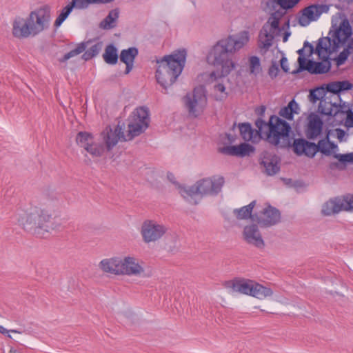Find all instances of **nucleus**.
Returning a JSON list of instances; mask_svg holds the SVG:
<instances>
[{
  "mask_svg": "<svg viewBox=\"0 0 353 353\" xmlns=\"http://www.w3.org/2000/svg\"><path fill=\"white\" fill-rule=\"evenodd\" d=\"M279 72V66L276 63H272V64L270 66L268 69V74L271 77L272 79L276 78Z\"/></svg>",
  "mask_w": 353,
  "mask_h": 353,
  "instance_id": "nucleus-47",
  "label": "nucleus"
},
{
  "mask_svg": "<svg viewBox=\"0 0 353 353\" xmlns=\"http://www.w3.org/2000/svg\"><path fill=\"white\" fill-rule=\"evenodd\" d=\"M183 101L188 112L196 117L199 113L198 109L202 111L207 104L206 90L204 85H200L194 88L192 93H187Z\"/></svg>",
  "mask_w": 353,
  "mask_h": 353,
  "instance_id": "nucleus-11",
  "label": "nucleus"
},
{
  "mask_svg": "<svg viewBox=\"0 0 353 353\" xmlns=\"http://www.w3.org/2000/svg\"><path fill=\"white\" fill-rule=\"evenodd\" d=\"M332 37L330 35L319 39L316 46L315 53L320 57L321 53L323 52L327 53L328 55L334 52L335 51H332Z\"/></svg>",
  "mask_w": 353,
  "mask_h": 353,
  "instance_id": "nucleus-28",
  "label": "nucleus"
},
{
  "mask_svg": "<svg viewBox=\"0 0 353 353\" xmlns=\"http://www.w3.org/2000/svg\"><path fill=\"white\" fill-rule=\"evenodd\" d=\"M328 7L326 5L312 4L302 10V16L299 17V23L301 26H307L310 22L316 21L323 12H326Z\"/></svg>",
  "mask_w": 353,
  "mask_h": 353,
  "instance_id": "nucleus-14",
  "label": "nucleus"
},
{
  "mask_svg": "<svg viewBox=\"0 0 353 353\" xmlns=\"http://www.w3.org/2000/svg\"><path fill=\"white\" fill-rule=\"evenodd\" d=\"M254 284V281L252 280L235 279L226 281L225 287L233 292L252 296Z\"/></svg>",
  "mask_w": 353,
  "mask_h": 353,
  "instance_id": "nucleus-18",
  "label": "nucleus"
},
{
  "mask_svg": "<svg viewBox=\"0 0 353 353\" xmlns=\"http://www.w3.org/2000/svg\"><path fill=\"white\" fill-rule=\"evenodd\" d=\"M273 292L271 288L265 287L258 283L254 282L252 296L259 299H263L268 296H272Z\"/></svg>",
  "mask_w": 353,
  "mask_h": 353,
  "instance_id": "nucleus-32",
  "label": "nucleus"
},
{
  "mask_svg": "<svg viewBox=\"0 0 353 353\" xmlns=\"http://www.w3.org/2000/svg\"><path fill=\"white\" fill-rule=\"evenodd\" d=\"M266 110V107L265 105H261L256 108L255 113L259 116L258 118H263L265 116V112Z\"/></svg>",
  "mask_w": 353,
  "mask_h": 353,
  "instance_id": "nucleus-51",
  "label": "nucleus"
},
{
  "mask_svg": "<svg viewBox=\"0 0 353 353\" xmlns=\"http://www.w3.org/2000/svg\"><path fill=\"white\" fill-rule=\"evenodd\" d=\"M186 57V49L180 48L157 61L159 65L155 77L158 83L164 89L166 90L171 86L181 74L185 65Z\"/></svg>",
  "mask_w": 353,
  "mask_h": 353,
  "instance_id": "nucleus-5",
  "label": "nucleus"
},
{
  "mask_svg": "<svg viewBox=\"0 0 353 353\" xmlns=\"http://www.w3.org/2000/svg\"><path fill=\"white\" fill-rule=\"evenodd\" d=\"M73 9L81 10L76 0H72L67 6H65L61 11L60 14L56 19L54 26L59 28L63 21L68 18Z\"/></svg>",
  "mask_w": 353,
  "mask_h": 353,
  "instance_id": "nucleus-27",
  "label": "nucleus"
},
{
  "mask_svg": "<svg viewBox=\"0 0 353 353\" xmlns=\"http://www.w3.org/2000/svg\"><path fill=\"white\" fill-rule=\"evenodd\" d=\"M105 62L110 65H114L118 61V50L114 44H109L105 49L103 54Z\"/></svg>",
  "mask_w": 353,
  "mask_h": 353,
  "instance_id": "nucleus-31",
  "label": "nucleus"
},
{
  "mask_svg": "<svg viewBox=\"0 0 353 353\" xmlns=\"http://www.w3.org/2000/svg\"><path fill=\"white\" fill-rule=\"evenodd\" d=\"M243 236L247 243L252 244L258 248H262L265 245L256 224L246 225L243 230Z\"/></svg>",
  "mask_w": 353,
  "mask_h": 353,
  "instance_id": "nucleus-19",
  "label": "nucleus"
},
{
  "mask_svg": "<svg viewBox=\"0 0 353 353\" xmlns=\"http://www.w3.org/2000/svg\"><path fill=\"white\" fill-rule=\"evenodd\" d=\"M255 125L258 129H254L249 122L239 123L240 134L245 141L257 143L265 139L277 148H284L290 145L292 128L283 119L272 115L266 122L262 118H258L255 121Z\"/></svg>",
  "mask_w": 353,
  "mask_h": 353,
  "instance_id": "nucleus-1",
  "label": "nucleus"
},
{
  "mask_svg": "<svg viewBox=\"0 0 353 353\" xmlns=\"http://www.w3.org/2000/svg\"><path fill=\"white\" fill-rule=\"evenodd\" d=\"M119 8L111 10L105 18L101 21L99 27L104 30H109L114 28L116 26L115 21L119 18Z\"/></svg>",
  "mask_w": 353,
  "mask_h": 353,
  "instance_id": "nucleus-30",
  "label": "nucleus"
},
{
  "mask_svg": "<svg viewBox=\"0 0 353 353\" xmlns=\"http://www.w3.org/2000/svg\"><path fill=\"white\" fill-rule=\"evenodd\" d=\"M223 176H212L199 180L187 188H181L179 193L190 204L197 205L201 197L206 195H217L224 184Z\"/></svg>",
  "mask_w": 353,
  "mask_h": 353,
  "instance_id": "nucleus-7",
  "label": "nucleus"
},
{
  "mask_svg": "<svg viewBox=\"0 0 353 353\" xmlns=\"http://www.w3.org/2000/svg\"><path fill=\"white\" fill-rule=\"evenodd\" d=\"M299 63V67L297 69H296L292 72V74H299L301 72H303L305 70L307 71V68H306L305 63Z\"/></svg>",
  "mask_w": 353,
  "mask_h": 353,
  "instance_id": "nucleus-55",
  "label": "nucleus"
},
{
  "mask_svg": "<svg viewBox=\"0 0 353 353\" xmlns=\"http://www.w3.org/2000/svg\"><path fill=\"white\" fill-rule=\"evenodd\" d=\"M94 141L92 134L88 132H79L76 137L77 145L84 149Z\"/></svg>",
  "mask_w": 353,
  "mask_h": 353,
  "instance_id": "nucleus-33",
  "label": "nucleus"
},
{
  "mask_svg": "<svg viewBox=\"0 0 353 353\" xmlns=\"http://www.w3.org/2000/svg\"><path fill=\"white\" fill-rule=\"evenodd\" d=\"M18 222L23 228L37 237H45L50 230H54L51 214L45 210L35 208L29 212L20 215Z\"/></svg>",
  "mask_w": 353,
  "mask_h": 353,
  "instance_id": "nucleus-6",
  "label": "nucleus"
},
{
  "mask_svg": "<svg viewBox=\"0 0 353 353\" xmlns=\"http://www.w3.org/2000/svg\"><path fill=\"white\" fill-rule=\"evenodd\" d=\"M103 48V42L99 39H88L77 45L76 48L66 53L63 57L59 59L60 63H64L70 58L75 57L83 52L81 59L84 61H89L97 56Z\"/></svg>",
  "mask_w": 353,
  "mask_h": 353,
  "instance_id": "nucleus-9",
  "label": "nucleus"
},
{
  "mask_svg": "<svg viewBox=\"0 0 353 353\" xmlns=\"http://www.w3.org/2000/svg\"><path fill=\"white\" fill-rule=\"evenodd\" d=\"M328 144L324 143L323 145H319V141L317 144H316V146L314 147V154H316L317 152H320L325 156H330V150L328 149Z\"/></svg>",
  "mask_w": 353,
  "mask_h": 353,
  "instance_id": "nucleus-43",
  "label": "nucleus"
},
{
  "mask_svg": "<svg viewBox=\"0 0 353 353\" xmlns=\"http://www.w3.org/2000/svg\"><path fill=\"white\" fill-rule=\"evenodd\" d=\"M303 48H309V54H308V56H310L314 52H315V50H314V46H312V44H311L310 42H308L307 41L304 42Z\"/></svg>",
  "mask_w": 353,
  "mask_h": 353,
  "instance_id": "nucleus-56",
  "label": "nucleus"
},
{
  "mask_svg": "<svg viewBox=\"0 0 353 353\" xmlns=\"http://www.w3.org/2000/svg\"><path fill=\"white\" fill-rule=\"evenodd\" d=\"M332 141H330V137L325 135V137L321 140H319V145H323L324 143L329 144Z\"/></svg>",
  "mask_w": 353,
  "mask_h": 353,
  "instance_id": "nucleus-60",
  "label": "nucleus"
},
{
  "mask_svg": "<svg viewBox=\"0 0 353 353\" xmlns=\"http://www.w3.org/2000/svg\"><path fill=\"white\" fill-rule=\"evenodd\" d=\"M328 149L330 150V155L332 154V152H334L336 150L338 149V145L333 141H331L328 144Z\"/></svg>",
  "mask_w": 353,
  "mask_h": 353,
  "instance_id": "nucleus-59",
  "label": "nucleus"
},
{
  "mask_svg": "<svg viewBox=\"0 0 353 353\" xmlns=\"http://www.w3.org/2000/svg\"><path fill=\"white\" fill-rule=\"evenodd\" d=\"M290 32H285L283 34V42H286L288 39V37H290Z\"/></svg>",
  "mask_w": 353,
  "mask_h": 353,
  "instance_id": "nucleus-64",
  "label": "nucleus"
},
{
  "mask_svg": "<svg viewBox=\"0 0 353 353\" xmlns=\"http://www.w3.org/2000/svg\"><path fill=\"white\" fill-rule=\"evenodd\" d=\"M123 274L126 275H139L144 272V269L141 266L138 260L134 257L126 256L122 259Z\"/></svg>",
  "mask_w": 353,
  "mask_h": 353,
  "instance_id": "nucleus-23",
  "label": "nucleus"
},
{
  "mask_svg": "<svg viewBox=\"0 0 353 353\" xmlns=\"http://www.w3.org/2000/svg\"><path fill=\"white\" fill-rule=\"evenodd\" d=\"M272 15H274V17H278V19H279V20H280V19H281V17H283V12H280V11H279V10H278V11H276V12H274L272 13Z\"/></svg>",
  "mask_w": 353,
  "mask_h": 353,
  "instance_id": "nucleus-63",
  "label": "nucleus"
},
{
  "mask_svg": "<svg viewBox=\"0 0 353 353\" xmlns=\"http://www.w3.org/2000/svg\"><path fill=\"white\" fill-rule=\"evenodd\" d=\"M249 61L250 73L257 76L262 71L260 59L256 56H252Z\"/></svg>",
  "mask_w": 353,
  "mask_h": 353,
  "instance_id": "nucleus-37",
  "label": "nucleus"
},
{
  "mask_svg": "<svg viewBox=\"0 0 353 353\" xmlns=\"http://www.w3.org/2000/svg\"><path fill=\"white\" fill-rule=\"evenodd\" d=\"M343 210L341 199H330L323 205L321 212L323 215L330 216Z\"/></svg>",
  "mask_w": 353,
  "mask_h": 353,
  "instance_id": "nucleus-26",
  "label": "nucleus"
},
{
  "mask_svg": "<svg viewBox=\"0 0 353 353\" xmlns=\"http://www.w3.org/2000/svg\"><path fill=\"white\" fill-rule=\"evenodd\" d=\"M350 52V51H348V49H343V50L334 59L336 64L338 67L345 63Z\"/></svg>",
  "mask_w": 353,
  "mask_h": 353,
  "instance_id": "nucleus-41",
  "label": "nucleus"
},
{
  "mask_svg": "<svg viewBox=\"0 0 353 353\" xmlns=\"http://www.w3.org/2000/svg\"><path fill=\"white\" fill-rule=\"evenodd\" d=\"M281 68L285 72H289V67L288 65V59L285 57H283L280 60Z\"/></svg>",
  "mask_w": 353,
  "mask_h": 353,
  "instance_id": "nucleus-50",
  "label": "nucleus"
},
{
  "mask_svg": "<svg viewBox=\"0 0 353 353\" xmlns=\"http://www.w3.org/2000/svg\"><path fill=\"white\" fill-rule=\"evenodd\" d=\"M214 90L220 92H224L225 90V87L223 83H216L214 85Z\"/></svg>",
  "mask_w": 353,
  "mask_h": 353,
  "instance_id": "nucleus-58",
  "label": "nucleus"
},
{
  "mask_svg": "<svg viewBox=\"0 0 353 353\" xmlns=\"http://www.w3.org/2000/svg\"><path fill=\"white\" fill-rule=\"evenodd\" d=\"M139 54V50L136 47H130L128 49L122 50L120 53V61L125 63V74H128L132 70L134 61Z\"/></svg>",
  "mask_w": 353,
  "mask_h": 353,
  "instance_id": "nucleus-24",
  "label": "nucleus"
},
{
  "mask_svg": "<svg viewBox=\"0 0 353 353\" xmlns=\"http://www.w3.org/2000/svg\"><path fill=\"white\" fill-rule=\"evenodd\" d=\"M347 113V117L345 119V125L347 128L353 127V112L351 110H345ZM344 114V113H343Z\"/></svg>",
  "mask_w": 353,
  "mask_h": 353,
  "instance_id": "nucleus-48",
  "label": "nucleus"
},
{
  "mask_svg": "<svg viewBox=\"0 0 353 353\" xmlns=\"http://www.w3.org/2000/svg\"><path fill=\"white\" fill-rule=\"evenodd\" d=\"M167 177H168V179L173 184H175L176 185L178 186L179 189L181 190V188H187L186 187H182L180 184H179L176 181H175V177H174V175L171 173V172H168V174H167Z\"/></svg>",
  "mask_w": 353,
  "mask_h": 353,
  "instance_id": "nucleus-52",
  "label": "nucleus"
},
{
  "mask_svg": "<svg viewBox=\"0 0 353 353\" xmlns=\"http://www.w3.org/2000/svg\"><path fill=\"white\" fill-rule=\"evenodd\" d=\"M9 332H12V333H21V332L17 330H8L7 329H6L4 327H3L2 325H0V333L1 334H8V337L9 338H12L11 335L9 334Z\"/></svg>",
  "mask_w": 353,
  "mask_h": 353,
  "instance_id": "nucleus-54",
  "label": "nucleus"
},
{
  "mask_svg": "<svg viewBox=\"0 0 353 353\" xmlns=\"http://www.w3.org/2000/svg\"><path fill=\"white\" fill-rule=\"evenodd\" d=\"M305 64L307 71L312 74H323L327 73L332 66L329 55L324 57L322 61H316L310 59Z\"/></svg>",
  "mask_w": 353,
  "mask_h": 353,
  "instance_id": "nucleus-20",
  "label": "nucleus"
},
{
  "mask_svg": "<svg viewBox=\"0 0 353 353\" xmlns=\"http://www.w3.org/2000/svg\"><path fill=\"white\" fill-rule=\"evenodd\" d=\"M150 121L148 108L141 106L136 108L130 115L128 119V131L126 136L123 134L122 128L119 125H117L114 130L110 126L106 127L101 135L107 151H110L119 139L123 141H130L144 132L149 126Z\"/></svg>",
  "mask_w": 353,
  "mask_h": 353,
  "instance_id": "nucleus-3",
  "label": "nucleus"
},
{
  "mask_svg": "<svg viewBox=\"0 0 353 353\" xmlns=\"http://www.w3.org/2000/svg\"><path fill=\"white\" fill-rule=\"evenodd\" d=\"M233 213L237 219L241 220L250 218L252 219V221L256 222V220L254 219V214H252L245 206H243L239 209H234L233 210Z\"/></svg>",
  "mask_w": 353,
  "mask_h": 353,
  "instance_id": "nucleus-36",
  "label": "nucleus"
},
{
  "mask_svg": "<svg viewBox=\"0 0 353 353\" xmlns=\"http://www.w3.org/2000/svg\"><path fill=\"white\" fill-rule=\"evenodd\" d=\"M336 133L337 139L339 140L340 142L343 141V138L346 134V132L341 129V128H336L334 130Z\"/></svg>",
  "mask_w": 353,
  "mask_h": 353,
  "instance_id": "nucleus-53",
  "label": "nucleus"
},
{
  "mask_svg": "<svg viewBox=\"0 0 353 353\" xmlns=\"http://www.w3.org/2000/svg\"><path fill=\"white\" fill-rule=\"evenodd\" d=\"M292 138L290 137V140ZM316 143L310 142L303 138L294 139L293 143H290V147H292L293 152L298 156L305 155L310 158H314V147ZM289 148L286 147L285 148Z\"/></svg>",
  "mask_w": 353,
  "mask_h": 353,
  "instance_id": "nucleus-15",
  "label": "nucleus"
},
{
  "mask_svg": "<svg viewBox=\"0 0 353 353\" xmlns=\"http://www.w3.org/2000/svg\"><path fill=\"white\" fill-rule=\"evenodd\" d=\"M322 87L323 89H325L324 90L325 92V94L327 92L336 94V100L335 101H336L338 103V104H341L342 99L340 97V92H339V85H338L337 81H332V82H330L326 84H323V85H322Z\"/></svg>",
  "mask_w": 353,
  "mask_h": 353,
  "instance_id": "nucleus-35",
  "label": "nucleus"
},
{
  "mask_svg": "<svg viewBox=\"0 0 353 353\" xmlns=\"http://www.w3.org/2000/svg\"><path fill=\"white\" fill-rule=\"evenodd\" d=\"M333 157L336 159L338 162H331L329 164L330 170L338 169L342 170L344 169V165L347 163H353V152L347 154H333Z\"/></svg>",
  "mask_w": 353,
  "mask_h": 353,
  "instance_id": "nucleus-25",
  "label": "nucleus"
},
{
  "mask_svg": "<svg viewBox=\"0 0 353 353\" xmlns=\"http://www.w3.org/2000/svg\"><path fill=\"white\" fill-rule=\"evenodd\" d=\"M279 21L277 17H274L271 14L268 22L270 23L271 30H280L279 28Z\"/></svg>",
  "mask_w": 353,
  "mask_h": 353,
  "instance_id": "nucleus-46",
  "label": "nucleus"
},
{
  "mask_svg": "<svg viewBox=\"0 0 353 353\" xmlns=\"http://www.w3.org/2000/svg\"><path fill=\"white\" fill-rule=\"evenodd\" d=\"M50 7L44 5L30 12L26 19L17 17L12 23V35L17 39L35 37L49 26Z\"/></svg>",
  "mask_w": 353,
  "mask_h": 353,
  "instance_id": "nucleus-4",
  "label": "nucleus"
},
{
  "mask_svg": "<svg viewBox=\"0 0 353 353\" xmlns=\"http://www.w3.org/2000/svg\"><path fill=\"white\" fill-rule=\"evenodd\" d=\"M298 110V103L294 99H292L286 106L281 108L279 112V114L287 120L292 121L294 119V114L299 113Z\"/></svg>",
  "mask_w": 353,
  "mask_h": 353,
  "instance_id": "nucleus-29",
  "label": "nucleus"
},
{
  "mask_svg": "<svg viewBox=\"0 0 353 353\" xmlns=\"http://www.w3.org/2000/svg\"><path fill=\"white\" fill-rule=\"evenodd\" d=\"M283 9L289 10L294 8L300 0H274Z\"/></svg>",
  "mask_w": 353,
  "mask_h": 353,
  "instance_id": "nucleus-40",
  "label": "nucleus"
},
{
  "mask_svg": "<svg viewBox=\"0 0 353 353\" xmlns=\"http://www.w3.org/2000/svg\"><path fill=\"white\" fill-rule=\"evenodd\" d=\"M255 204H256V201H253L250 204H248V205H245V207H247L248 210H249V211L252 213V210H253V208L255 206Z\"/></svg>",
  "mask_w": 353,
  "mask_h": 353,
  "instance_id": "nucleus-62",
  "label": "nucleus"
},
{
  "mask_svg": "<svg viewBox=\"0 0 353 353\" xmlns=\"http://www.w3.org/2000/svg\"><path fill=\"white\" fill-rule=\"evenodd\" d=\"M279 158L274 154H266L260 162L261 165L265 168V173L268 176H273L280 171Z\"/></svg>",
  "mask_w": 353,
  "mask_h": 353,
  "instance_id": "nucleus-21",
  "label": "nucleus"
},
{
  "mask_svg": "<svg viewBox=\"0 0 353 353\" xmlns=\"http://www.w3.org/2000/svg\"><path fill=\"white\" fill-rule=\"evenodd\" d=\"M308 123L305 130V136L309 140H314L322 133L323 122L316 114H311L308 117Z\"/></svg>",
  "mask_w": 353,
  "mask_h": 353,
  "instance_id": "nucleus-17",
  "label": "nucleus"
},
{
  "mask_svg": "<svg viewBox=\"0 0 353 353\" xmlns=\"http://www.w3.org/2000/svg\"><path fill=\"white\" fill-rule=\"evenodd\" d=\"M328 35L332 37V51H337L339 47L346 44L352 35L349 20L345 17L339 26L332 21Z\"/></svg>",
  "mask_w": 353,
  "mask_h": 353,
  "instance_id": "nucleus-10",
  "label": "nucleus"
},
{
  "mask_svg": "<svg viewBox=\"0 0 353 353\" xmlns=\"http://www.w3.org/2000/svg\"><path fill=\"white\" fill-rule=\"evenodd\" d=\"M325 89L322 85L310 90L309 99L312 103L320 101L318 107V112L321 115L334 117L340 113H345L343 108L346 107L345 103L338 104L336 101H332L329 97H325Z\"/></svg>",
  "mask_w": 353,
  "mask_h": 353,
  "instance_id": "nucleus-8",
  "label": "nucleus"
},
{
  "mask_svg": "<svg viewBox=\"0 0 353 353\" xmlns=\"http://www.w3.org/2000/svg\"><path fill=\"white\" fill-rule=\"evenodd\" d=\"M263 30H264L265 32V39L264 41L262 42V48L265 49H269L272 45V40L274 39V35L270 32H268L267 30L265 29V26L263 27Z\"/></svg>",
  "mask_w": 353,
  "mask_h": 353,
  "instance_id": "nucleus-44",
  "label": "nucleus"
},
{
  "mask_svg": "<svg viewBox=\"0 0 353 353\" xmlns=\"http://www.w3.org/2000/svg\"><path fill=\"white\" fill-rule=\"evenodd\" d=\"M57 201V194L51 192L50 194H43L41 198V205L46 208H51L55 202Z\"/></svg>",
  "mask_w": 353,
  "mask_h": 353,
  "instance_id": "nucleus-38",
  "label": "nucleus"
},
{
  "mask_svg": "<svg viewBox=\"0 0 353 353\" xmlns=\"http://www.w3.org/2000/svg\"><path fill=\"white\" fill-rule=\"evenodd\" d=\"M219 152L222 154L238 157H245L246 156H250L251 153H253L255 151V148L246 143H241L237 145H229L221 148L219 149Z\"/></svg>",
  "mask_w": 353,
  "mask_h": 353,
  "instance_id": "nucleus-16",
  "label": "nucleus"
},
{
  "mask_svg": "<svg viewBox=\"0 0 353 353\" xmlns=\"http://www.w3.org/2000/svg\"><path fill=\"white\" fill-rule=\"evenodd\" d=\"M225 136L228 141V143H230V144L234 143L237 139L236 135H232V134H228V133H226Z\"/></svg>",
  "mask_w": 353,
  "mask_h": 353,
  "instance_id": "nucleus-57",
  "label": "nucleus"
},
{
  "mask_svg": "<svg viewBox=\"0 0 353 353\" xmlns=\"http://www.w3.org/2000/svg\"><path fill=\"white\" fill-rule=\"evenodd\" d=\"M337 82L340 93L342 92L350 90L353 88V84L347 80L337 81Z\"/></svg>",
  "mask_w": 353,
  "mask_h": 353,
  "instance_id": "nucleus-45",
  "label": "nucleus"
},
{
  "mask_svg": "<svg viewBox=\"0 0 353 353\" xmlns=\"http://www.w3.org/2000/svg\"><path fill=\"white\" fill-rule=\"evenodd\" d=\"M167 228L153 220L143 221L141 234L145 243L154 242L161 239L166 232Z\"/></svg>",
  "mask_w": 353,
  "mask_h": 353,
  "instance_id": "nucleus-12",
  "label": "nucleus"
},
{
  "mask_svg": "<svg viewBox=\"0 0 353 353\" xmlns=\"http://www.w3.org/2000/svg\"><path fill=\"white\" fill-rule=\"evenodd\" d=\"M297 53L299 55L298 57V60H297L298 63H307V61L310 60V59H306L305 57L304 48L299 49L297 51Z\"/></svg>",
  "mask_w": 353,
  "mask_h": 353,
  "instance_id": "nucleus-49",
  "label": "nucleus"
},
{
  "mask_svg": "<svg viewBox=\"0 0 353 353\" xmlns=\"http://www.w3.org/2000/svg\"><path fill=\"white\" fill-rule=\"evenodd\" d=\"M85 150L93 157H100L105 152V147L103 143L93 141Z\"/></svg>",
  "mask_w": 353,
  "mask_h": 353,
  "instance_id": "nucleus-34",
  "label": "nucleus"
},
{
  "mask_svg": "<svg viewBox=\"0 0 353 353\" xmlns=\"http://www.w3.org/2000/svg\"><path fill=\"white\" fill-rule=\"evenodd\" d=\"M122 265V259L117 257L105 259L99 263V267L103 272L116 275L123 274Z\"/></svg>",
  "mask_w": 353,
  "mask_h": 353,
  "instance_id": "nucleus-22",
  "label": "nucleus"
},
{
  "mask_svg": "<svg viewBox=\"0 0 353 353\" xmlns=\"http://www.w3.org/2000/svg\"><path fill=\"white\" fill-rule=\"evenodd\" d=\"M345 49H348V51L353 50V38H351L347 41V47Z\"/></svg>",
  "mask_w": 353,
  "mask_h": 353,
  "instance_id": "nucleus-61",
  "label": "nucleus"
},
{
  "mask_svg": "<svg viewBox=\"0 0 353 353\" xmlns=\"http://www.w3.org/2000/svg\"><path fill=\"white\" fill-rule=\"evenodd\" d=\"M259 215L257 213L254 214V219L261 227L268 228L276 225L281 221V212L280 211L271 205H268L260 212Z\"/></svg>",
  "mask_w": 353,
  "mask_h": 353,
  "instance_id": "nucleus-13",
  "label": "nucleus"
},
{
  "mask_svg": "<svg viewBox=\"0 0 353 353\" xmlns=\"http://www.w3.org/2000/svg\"><path fill=\"white\" fill-rule=\"evenodd\" d=\"M343 203V210H353V194H348L341 199Z\"/></svg>",
  "mask_w": 353,
  "mask_h": 353,
  "instance_id": "nucleus-42",
  "label": "nucleus"
},
{
  "mask_svg": "<svg viewBox=\"0 0 353 353\" xmlns=\"http://www.w3.org/2000/svg\"><path fill=\"white\" fill-rule=\"evenodd\" d=\"M250 39L248 31H242L238 35H229L220 39L212 47L208 59L216 67H221V75L227 76L234 68L233 54L241 49Z\"/></svg>",
  "mask_w": 353,
  "mask_h": 353,
  "instance_id": "nucleus-2",
  "label": "nucleus"
},
{
  "mask_svg": "<svg viewBox=\"0 0 353 353\" xmlns=\"http://www.w3.org/2000/svg\"><path fill=\"white\" fill-rule=\"evenodd\" d=\"M114 0H76L81 10L87 9L92 4H106Z\"/></svg>",
  "mask_w": 353,
  "mask_h": 353,
  "instance_id": "nucleus-39",
  "label": "nucleus"
}]
</instances>
